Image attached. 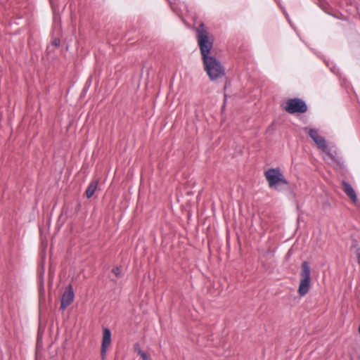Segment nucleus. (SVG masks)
I'll return each instance as SVG.
<instances>
[{
  "label": "nucleus",
  "mask_w": 360,
  "mask_h": 360,
  "mask_svg": "<svg viewBox=\"0 0 360 360\" xmlns=\"http://www.w3.org/2000/svg\"><path fill=\"white\" fill-rule=\"evenodd\" d=\"M285 110L289 113L305 112L307 105L302 100L298 98L289 99L285 104Z\"/></svg>",
  "instance_id": "5"
},
{
  "label": "nucleus",
  "mask_w": 360,
  "mask_h": 360,
  "mask_svg": "<svg viewBox=\"0 0 360 360\" xmlns=\"http://www.w3.org/2000/svg\"><path fill=\"white\" fill-rule=\"evenodd\" d=\"M74 300V292L72 287L70 285L68 291L65 292L61 298L60 308L65 309L69 306Z\"/></svg>",
  "instance_id": "7"
},
{
  "label": "nucleus",
  "mask_w": 360,
  "mask_h": 360,
  "mask_svg": "<svg viewBox=\"0 0 360 360\" xmlns=\"http://www.w3.org/2000/svg\"><path fill=\"white\" fill-rule=\"evenodd\" d=\"M142 360H149V356L144 352L140 354Z\"/></svg>",
  "instance_id": "12"
},
{
  "label": "nucleus",
  "mask_w": 360,
  "mask_h": 360,
  "mask_svg": "<svg viewBox=\"0 0 360 360\" xmlns=\"http://www.w3.org/2000/svg\"><path fill=\"white\" fill-rule=\"evenodd\" d=\"M300 276L298 293L300 296H304L309 292L311 285V269L307 262H302Z\"/></svg>",
  "instance_id": "3"
},
{
  "label": "nucleus",
  "mask_w": 360,
  "mask_h": 360,
  "mask_svg": "<svg viewBox=\"0 0 360 360\" xmlns=\"http://www.w3.org/2000/svg\"><path fill=\"white\" fill-rule=\"evenodd\" d=\"M198 45L202 56L204 70L210 80L213 81L225 75V68L212 52L213 39L201 24L197 29Z\"/></svg>",
  "instance_id": "1"
},
{
  "label": "nucleus",
  "mask_w": 360,
  "mask_h": 360,
  "mask_svg": "<svg viewBox=\"0 0 360 360\" xmlns=\"http://www.w3.org/2000/svg\"><path fill=\"white\" fill-rule=\"evenodd\" d=\"M168 1H169V4H172L171 0H168Z\"/></svg>",
  "instance_id": "13"
},
{
  "label": "nucleus",
  "mask_w": 360,
  "mask_h": 360,
  "mask_svg": "<svg viewBox=\"0 0 360 360\" xmlns=\"http://www.w3.org/2000/svg\"><path fill=\"white\" fill-rule=\"evenodd\" d=\"M359 264H360V258H359Z\"/></svg>",
  "instance_id": "14"
},
{
  "label": "nucleus",
  "mask_w": 360,
  "mask_h": 360,
  "mask_svg": "<svg viewBox=\"0 0 360 360\" xmlns=\"http://www.w3.org/2000/svg\"><path fill=\"white\" fill-rule=\"evenodd\" d=\"M134 352H136L139 355H140L143 352L141 349L139 344H136L134 345Z\"/></svg>",
  "instance_id": "11"
},
{
  "label": "nucleus",
  "mask_w": 360,
  "mask_h": 360,
  "mask_svg": "<svg viewBox=\"0 0 360 360\" xmlns=\"http://www.w3.org/2000/svg\"><path fill=\"white\" fill-rule=\"evenodd\" d=\"M97 186H98V181L97 180H94L90 183V184L89 185V186L87 187V188L86 190V196L88 198H90L91 197H92L94 195V194L95 193V192L96 191Z\"/></svg>",
  "instance_id": "9"
},
{
  "label": "nucleus",
  "mask_w": 360,
  "mask_h": 360,
  "mask_svg": "<svg viewBox=\"0 0 360 360\" xmlns=\"http://www.w3.org/2000/svg\"><path fill=\"white\" fill-rule=\"evenodd\" d=\"M311 139L315 142L317 147L321 150L331 160H335V153L330 151V149L326 144V140L314 129H305Z\"/></svg>",
  "instance_id": "4"
},
{
  "label": "nucleus",
  "mask_w": 360,
  "mask_h": 360,
  "mask_svg": "<svg viewBox=\"0 0 360 360\" xmlns=\"http://www.w3.org/2000/svg\"><path fill=\"white\" fill-rule=\"evenodd\" d=\"M264 175L271 188L280 191L282 186L288 184V181L279 168L269 169L265 172Z\"/></svg>",
  "instance_id": "2"
},
{
  "label": "nucleus",
  "mask_w": 360,
  "mask_h": 360,
  "mask_svg": "<svg viewBox=\"0 0 360 360\" xmlns=\"http://www.w3.org/2000/svg\"><path fill=\"white\" fill-rule=\"evenodd\" d=\"M121 271H122L120 267H115L112 269V272L116 276H120L121 274Z\"/></svg>",
  "instance_id": "10"
},
{
  "label": "nucleus",
  "mask_w": 360,
  "mask_h": 360,
  "mask_svg": "<svg viewBox=\"0 0 360 360\" xmlns=\"http://www.w3.org/2000/svg\"><path fill=\"white\" fill-rule=\"evenodd\" d=\"M111 343V333L108 328H104L103 333V339L101 345V356L102 359L105 358L107 348L110 345Z\"/></svg>",
  "instance_id": "6"
},
{
  "label": "nucleus",
  "mask_w": 360,
  "mask_h": 360,
  "mask_svg": "<svg viewBox=\"0 0 360 360\" xmlns=\"http://www.w3.org/2000/svg\"><path fill=\"white\" fill-rule=\"evenodd\" d=\"M342 190L354 203H356L357 202V197L356 193L353 188L349 184L343 182Z\"/></svg>",
  "instance_id": "8"
}]
</instances>
